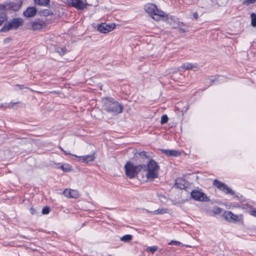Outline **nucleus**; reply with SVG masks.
Segmentation results:
<instances>
[{
	"mask_svg": "<svg viewBox=\"0 0 256 256\" xmlns=\"http://www.w3.org/2000/svg\"><path fill=\"white\" fill-rule=\"evenodd\" d=\"M126 174L132 178L136 176L141 180L145 178L153 180L158 176L159 166L153 160H150L148 164L134 166L130 162H128L124 166Z\"/></svg>",
	"mask_w": 256,
	"mask_h": 256,
	"instance_id": "nucleus-1",
	"label": "nucleus"
},
{
	"mask_svg": "<svg viewBox=\"0 0 256 256\" xmlns=\"http://www.w3.org/2000/svg\"><path fill=\"white\" fill-rule=\"evenodd\" d=\"M104 108L108 112L114 115L120 114L123 111V106L112 98H106L104 99Z\"/></svg>",
	"mask_w": 256,
	"mask_h": 256,
	"instance_id": "nucleus-2",
	"label": "nucleus"
},
{
	"mask_svg": "<svg viewBox=\"0 0 256 256\" xmlns=\"http://www.w3.org/2000/svg\"><path fill=\"white\" fill-rule=\"evenodd\" d=\"M145 11L154 20L158 21L161 19L166 20V16L164 12L159 10L156 6L152 4H148L144 6Z\"/></svg>",
	"mask_w": 256,
	"mask_h": 256,
	"instance_id": "nucleus-3",
	"label": "nucleus"
},
{
	"mask_svg": "<svg viewBox=\"0 0 256 256\" xmlns=\"http://www.w3.org/2000/svg\"><path fill=\"white\" fill-rule=\"evenodd\" d=\"M172 188L178 190H184L186 192L191 190L190 192H200L196 190L191 189L190 184L188 182H186L184 178H180L176 180L174 185Z\"/></svg>",
	"mask_w": 256,
	"mask_h": 256,
	"instance_id": "nucleus-4",
	"label": "nucleus"
},
{
	"mask_svg": "<svg viewBox=\"0 0 256 256\" xmlns=\"http://www.w3.org/2000/svg\"><path fill=\"white\" fill-rule=\"evenodd\" d=\"M23 24V20L20 18L12 20L8 24H5L0 30V32H6L10 30H16Z\"/></svg>",
	"mask_w": 256,
	"mask_h": 256,
	"instance_id": "nucleus-5",
	"label": "nucleus"
},
{
	"mask_svg": "<svg viewBox=\"0 0 256 256\" xmlns=\"http://www.w3.org/2000/svg\"><path fill=\"white\" fill-rule=\"evenodd\" d=\"M66 2L68 5L80 10H83L88 5L86 0H66Z\"/></svg>",
	"mask_w": 256,
	"mask_h": 256,
	"instance_id": "nucleus-6",
	"label": "nucleus"
},
{
	"mask_svg": "<svg viewBox=\"0 0 256 256\" xmlns=\"http://www.w3.org/2000/svg\"><path fill=\"white\" fill-rule=\"evenodd\" d=\"M191 198L200 202H208L210 200L205 193H190Z\"/></svg>",
	"mask_w": 256,
	"mask_h": 256,
	"instance_id": "nucleus-7",
	"label": "nucleus"
},
{
	"mask_svg": "<svg viewBox=\"0 0 256 256\" xmlns=\"http://www.w3.org/2000/svg\"><path fill=\"white\" fill-rule=\"evenodd\" d=\"M115 26L114 24H108L106 23H102L98 26V30L101 32L106 34L112 30L114 28Z\"/></svg>",
	"mask_w": 256,
	"mask_h": 256,
	"instance_id": "nucleus-8",
	"label": "nucleus"
},
{
	"mask_svg": "<svg viewBox=\"0 0 256 256\" xmlns=\"http://www.w3.org/2000/svg\"><path fill=\"white\" fill-rule=\"evenodd\" d=\"M214 185L218 188L220 190L226 191V192H232L231 188L228 186L224 183L218 180H214L213 182Z\"/></svg>",
	"mask_w": 256,
	"mask_h": 256,
	"instance_id": "nucleus-9",
	"label": "nucleus"
},
{
	"mask_svg": "<svg viewBox=\"0 0 256 256\" xmlns=\"http://www.w3.org/2000/svg\"><path fill=\"white\" fill-rule=\"evenodd\" d=\"M94 154H90V155H86V156H78L76 155H72L73 156H76V158H78V161H82V162H86V163H88L89 162H92L94 160Z\"/></svg>",
	"mask_w": 256,
	"mask_h": 256,
	"instance_id": "nucleus-10",
	"label": "nucleus"
},
{
	"mask_svg": "<svg viewBox=\"0 0 256 256\" xmlns=\"http://www.w3.org/2000/svg\"><path fill=\"white\" fill-rule=\"evenodd\" d=\"M224 218L228 222L237 221L238 217L231 212L226 211L223 214Z\"/></svg>",
	"mask_w": 256,
	"mask_h": 256,
	"instance_id": "nucleus-11",
	"label": "nucleus"
},
{
	"mask_svg": "<svg viewBox=\"0 0 256 256\" xmlns=\"http://www.w3.org/2000/svg\"><path fill=\"white\" fill-rule=\"evenodd\" d=\"M36 13V10L34 7H29L24 12V14L26 17L34 16Z\"/></svg>",
	"mask_w": 256,
	"mask_h": 256,
	"instance_id": "nucleus-12",
	"label": "nucleus"
},
{
	"mask_svg": "<svg viewBox=\"0 0 256 256\" xmlns=\"http://www.w3.org/2000/svg\"><path fill=\"white\" fill-rule=\"evenodd\" d=\"M162 152L168 156L176 157L179 156L180 154V152L176 150H162Z\"/></svg>",
	"mask_w": 256,
	"mask_h": 256,
	"instance_id": "nucleus-13",
	"label": "nucleus"
},
{
	"mask_svg": "<svg viewBox=\"0 0 256 256\" xmlns=\"http://www.w3.org/2000/svg\"><path fill=\"white\" fill-rule=\"evenodd\" d=\"M44 25L43 22H35L32 24V28L34 30H40Z\"/></svg>",
	"mask_w": 256,
	"mask_h": 256,
	"instance_id": "nucleus-14",
	"label": "nucleus"
},
{
	"mask_svg": "<svg viewBox=\"0 0 256 256\" xmlns=\"http://www.w3.org/2000/svg\"><path fill=\"white\" fill-rule=\"evenodd\" d=\"M68 198H75L76 199L80 196L79 193H62Z\"/></svg>",
	"mask_w": 256,
	"mask_h": 256,
	"instance_id": "nucleus-15",
	"label": "nucleus"
},
{
	"mask_svg": "<svg viewBox=\"0 0 256 256\" xmlns=\"http://www.w3.org/2000/svg\"><path fill=\"white\" fill-rule=\"evenodd\" d=\"M39 14L42 16H47L52 14V12L50 10L46 9L40 10Z\"/></svg>",
	"mask_w": 256,
	"mask_h": 256,
	"instance_id": "nucleus-16",
	"label": "nucleus"
},
{
	"mask_svg": "<svg viewBox=\"0 0 256 256\" xmlns=\"http://www.w3.org/2000/svg\"><path fill=\"white\" fill-rule=\"evenodd\" d=\"M132 236L131 234H126L120 238L121 241L125 242H128L132 240Z\"/></svg>",
	"mask_w": 256,
	"mask_h": 256,
	"instance_id": "nucleus-17",
	"label": "nucleus"
},
{
	"mask_svg": "<svg viewBox=\"0 0 256 256\" xmlns=\"http://www.w3.org/2000/svg\"><path fill=\"white\" fill-rule=\"evenodd\" d=\"M182 68L186 70L196 68L197 66L192 64L186 63L184 64L182 66Z\"/></svg>",
	"mask_w": 256,
	"mask_h": 256,
	"instance_id": "nucleus-18",
	"label": "nucleus"
},
{
	"mask_svg": "<svg viewBox=\"0 0 256 256\" xmlns=\"http://www.w3.org/2000/svg\"><path fill=\"white\" fill-rule=\"evenodd\" d=\"M166 211H167V210L164 209V208L158 209V210H156L154 211H153V212H150L149 210H147V212H148L152 213V214H163L167 212Z\"/></svg>",
	"mask_w": 256,
	"mask_h": 256,
	"instance_id": "nucleus-19",
	"label": "nucleus"
},
{
	"mask_svg": "<svg viewBox=\"0 0 256 256\" xmlns=\"http://www.w3.org/2000/svg\"><path fill=\"white\" fill-rule=\"evenodd\" d=\"M60 168L65 172H68L72 170V167L68 164H65L60 166Z\"/></svg>",
	"mask_w": 256,
	"mask_h": 256,
	"instance_id": "nucleus-20",
	"label": "nucleus"
},
{
	"mask_svg": "<svg viewBox=\"0 0 256 256\" xmlns=\"http://www.w3.org/2000/svg\"><path fill=\"white\" fill-rule=\"evenodd\" d=\"M179 24L180 26H178V28H179L181 32H186L188 30V26L184 24L183 22H180Z\"/></svg>",
	"mask_w": 256,
	"mask_h": 256,
	"instance_id": "nucleus-21",
	"label": "nucleus"
},
{
	"mask_svg": "<svg viewBox=\"0 0 256 256\" xmlns=\"http://www.w3.org/2000/svg\"><path fill=\"white\" fill-rule=\"evenodd\" d=\"M49 2L50 0H34L35 3L40 6H46Z\"/></svg>",
	"mask_w": 256,
	"mask_h": 256,
	"instance_id": "nucleus-22",
	"label": "nucleus"
},
{
	"mask_svg": "<svg viewBox=\"0 0 256 256\" xmlns=\"http://www.w3.org/2000/svg\"><path fill=\"white\" fill-rule=\"evenodd\" d=\"M230 194H232V196H234V198L235 200H240V202H242L244 200V198L240 194V193H238V195H236V193L234 192Z\"/></svg>",
	"mask_w": 256,
	"mask_h": 256,
	"instance_id": "nucleus-23",
	"label": "nucleus"
},
{
	"mask_svg": "<svg viewBox=\"0 0 256 256\" xmlns=\"http://www.w3.org/2000/svg\"><path fill=\"white\" fill-rule=\"evenodd\" d=\"M180 23V22H179L178 20H172V21L170 22V24L174 27V28H178V26H180V24H179Z\"/></svg>",
	"mask_w": 256,
	"mask_h": 256,
	"instance_id": "nucleus-24",
	"label": "nucleus"
},
{
	"mask_svg": "<svg viewBox=\"0 0 256 256\" xmlns=\"http://www.w3.org/2000/svg\"><path fill=\"white\" fill-rule=\"evenodd\" d=\"M250 16L252 18V25L254 26H256V14L252 13Z\"/></svg>",
	"mask_w": 256,
	"mask_h": 256,
	"instance_id": "nucleus-25",
	"label": "nucleus"
},
{
	"mask_svg": "<svg viewBox=\"0 0 256 256\" xmlns=\"http://www.w3.org/2000/svg\"><path fill=\"white\" fill-rule=\"evenodd\" d=\"M6 15L4 13L0 14V26L6 20Z\"/></svg>",
	"mask_w": 256,
	"mask_h": 256,
	"instance_id": "nucleus-26",
	"label": "nucleus"
},
{
	"mask_svg": "<svg viewBox=\"0 0 256 256\" xmlns=\"http://www.w3.org/2000/svg\"><path fill=\"white\" fill-rule=\"evenodd\" d=\"M168 118L166 114L162 116L161 118V121H160L161 124H164L166 123L168 121Z\"/></svg>",
	"mask_w": 256,
	"mask_h": 256,
	"instance_id": "nucleus-27",
	"label": "nucleus"
},
{
	"mask_svg": "<svg viewBox=\"0 0 256 256\" xmlns=\"http://www.w3.org/2000/svg\"><path fill=\"white\" fill-rule=\"evenodd\" d=\"M222 209L219 207H214L212 210L214 214H218L221 213Z\"/></svg>",
	"mask_w": 256,
	"mask_h": 256,
	"instance_id": "nucleus-28",
	"label": "nucleus"
},
{
	"mask_svg": "<svg viewBox=\"0 0 256 256\" xmlns=\"http://www.w3.org/2000/svg\"><path fill=\"white\" fill-rule=\"evenodd\" d=\"M168 244H170V245H175V246H180V245H182V244L181 242H180L174 240H171L168 243Z\"/></svg>",
	"mask_w": 256,
	"mask_h": 256,
	"instance_id": "nucleus-29",
	"label": "nucleus"
},
{
	"mask_svg": "<svg viewBox=\"0 0 256 256\" xmlns=\"http://www.w3.org/2000/svg\"><path fill=\"white\" fill-rule=\"evenodd\" d=\"M50 212V208L48 206H45L42 210V214H47Z\"/></svg>",
	"mask_w": 256,
	"mask_h": 256,
	"instance_id": "nucleus-30",
	"label": "nucleus"
},
{
	"mask_svg": "<svg viewBox=\"0 0 256 256\" xmlns=\"http://www.w3.org/2000/svg\"><path fill=\"white\" fill-rule=\"evenodd\" d=\"M147 152H144V151H142V152H140L139 153V156L142 158H148V156H147Z\"/></svg>",
	"mask_w": 256,
	"mask_h": 256,
	"instance_id": "nucleus-31",
	"label": "nucleus"
},
{
	"mask_svg": "<svg viewBox=\"0 0 256 256\" xmlns=\"http://www.w3.org/2000/svg\"><path fill=\"white\" fill-rule=\"evenodd\" d=\"M148 249L149 250V251L150 252L152 253H154L156 250H158V248L157 246H152L148 248Z\"/></svg>",
	"mask_w": 256,
	"mask_h": 256,
	"instance_id": "nucleus-32",
	"label": "nucleus"
},
{
	"mask_svg": "<svg viewBox=\"0 0 256 256\" xmlns=\"http://www.w3.org/2000/svg\"><path fill=\"white\" fill-rule=\"evenodd\" d=\"M60 51L59 50H58V52L60 53V54L61 55V56H62V55H64L66 51H67V50L66 48H60Z\"/></svg>",
	"mask_w": 256,
	"mask_h": 256,
	"instance_id": "nucleus-33",
	"label": "nucleus"
},
{
	"mask_svg": "<svg viewBox=\"0 0 256 256\" xmlns=\"http://www.w3.org/2000/svg\"><path fill=\"white\" fill-rule=\"evenodd\" d=\"M256 0H245L244 2V4L248 5L250 4H252Z\"/></svg>",
	"mask_w": 256,
	"mask_h": 256,
	"instance_id": "nucleus-34",
	"label": "nucleus"
},
{
	"mask_svg": "<svg viewBox=\"0 0 256 256\" xmlns=\"http://www.w3.org/2000/svg\"><path fill=\"white\" fill-rule=\"evenodd\" d=\"M20 5L19 6H13V4H12V6H11V8H12V10H18V9L20 8Z\"/></svg>",
	"mask_w": 256,
	"mask_h": 256,
	"instance_id": "nucleus-35",
	"label": "nucleus"
},
{
	"mask_svg": "<svg viewBox=\"0 0 256 256\" xmlns=\"http://www.w3.org/2000/svg\"><path fill=\"white\" fill-rule=\"evenodd\" d=\"M30 213H31L32 214H33V215L36 214V210H35V209H34V208H32V207L30 208Z\"/></svg>",
	"mask_w": 256,
	"mask_h": 256,
	"instance_id": "nucleus-36",
	"label": "nucleus"
},
{
	"mask_svg": "<svg viewBox=\"0 0 256 256\" xmlns=\"http://www.w3.org/2000/svg\"><path fill=\"white\" fill-rule=\"evenodd\" d=\"M59 148L61 150H62L64 152V154H66V155L70 154V155H72V156L73 155V154H71L70 153L68 152H66V150H64L61 146H60Z\"/></svg>",
	"mask_w": 256,
	"mask_h": 256,
	"instance_id": "nucleus-37",
	"label": "nucleus"
},
{
	"mask_svg": "<svg viewBox=\"0 0 256 256\" xmlns=\"http://www.w3.org/2000/svg\"><path fill=\"white\" fill-rule=\"evenodd\" d=\"M76 190L70 189V188H66L63 192H72L76 191Z\"/></svg>",
	"mask_w": 256,
	"mask_h": 256,
	"instance_id": "nucleus-38",
	"label": "nucleus"
},
{
	"mask_svg": "<svg viewBox=\"0 0 256 256\" xmlns=\"http://www.w3.org/2000/svg\"><path fill=\"white\" fill-rule=\"evenodd\" d=\"M250 214L255 217H256V210H252L250 212Z\"/></svg>",
	"mask_w": 256,
	"mask_h": 256,
	"instance_id": "nucleus-39",
	"label": "nucleus"
},
{
	"mask_svg": "<svg viewBox=\"0 0 256 256\" xmlns=\"http://www.w3.org/2000/svg\"><path fill=\"white\" fill-rule=\"evenodd\" d=\"M193 16H194V18H195V19H197L198 18V14L197 12H195L193 14Z\"/></svg>",
	"mask_w": 256,
	"mask_h": 256,
	"instance_id": "nucleus-40",
	"label": "nucleus"
},
{
	"mask_svg": "<svg viewBox=\"0 0 256 256\" xmlns=\"http://www.w3.org/2000/svg\"><path fill=\"white\" fill-rule=\"evenodd\" d=\"M16 104H17V102H16V103H10V104H9L8 106L9 108H10V107L13 108V107H14V105Z\"/></svg>",
	"mask_w": 256,
	"mask_h": 256,
	"instance_id": "nucleus-41",
	"label": "nucleus"
},
{
	"mask_svg": "<svg viewBox=\"0 0 256 256\" xmlns=\"http://www.w3.org/2000/svg\"><path fill=\"white\" fill-rule=\"evenodd\" d=\"M16 86L19 87L20 89H22L24 88V86H20V84H16Z\"/></svg>",
	"mask_w": 256,
	"mask_h": 256,
	"instance_id": "nucleus-42",
	"label": "nucleus"
},
{
	"mask_svg": "<svg viewBox=\"0 0 256 256\" xmlns=\"http://www.w3.org/2000/svg\"><path fill=\"white\" fill-rule=\"evenodd\" d=\"M209 80H210V82H214L215 81V80H213L212 78H210Z\"/></svg>",
	"mask_w": 256,
	"mask_h": 256,
	"instance_id": "nucleus-43",
	"label": "nucleus"
}]
</instances>
